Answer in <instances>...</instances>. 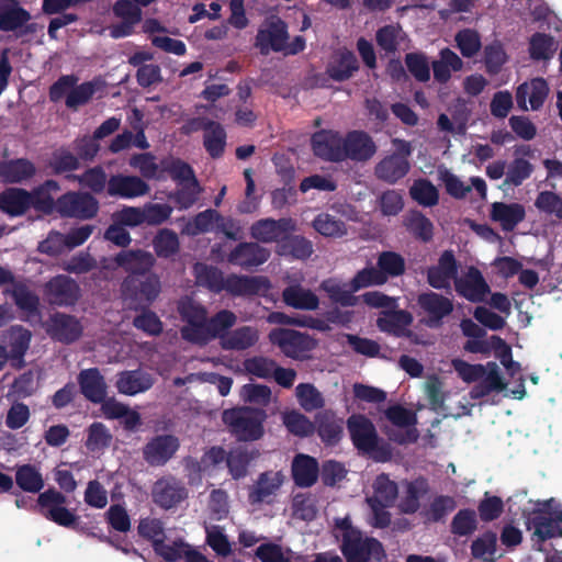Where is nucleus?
I'll return each instance as SVG.
<instances>
[{
	"instance_id": "f257e3e1",
	"label": "nucleus",
	"mask_w": 562,
	"mask_h": 562,
	"mask_svg": "<svg viewBox=\"0 0 562 562\" xmlns=\"http://www.w3.org/2000/svg\"><path fill=\"white\" fill-rule=\"evenodd\" d=\"M333 536L339 543L338 547L345 562H382L386 558L381 541L364 536L352 525L349 516L335 519Z\"/></svg>"
},
{
	"instance_id": "f03ea898",
	"label": "nucleus",
	"mask_w": 562,
	"mask_h": 562,
	"mask_svg": "<svg viewBox=\"0 0 562 562\" xmlns=\"http://www.w3.org/2000/svg\"><path fill=\"white\" fill-rule=\"evenodd\" d=\"M194 273L196 283L206 288L213 293L226 291L233 296H250L257 295L267 284L265 277H249L229 274L224 278L223 272L214 267L198 262L194 265Z\"/></svg>"
},
{
	"instance_id": "7ed1b4c3",
	"label": "nucleus",
	"mask_w": 562,
	"mask_h": 562,
	"mask_svg": "<svg viewBox=\"0 0 562 562\" xmlns=\"http://www.w3.org/2000/svg\"><path fill=\"white\" fill-rule=\"evenodd\" d=\"M13 494L18 508L35 512L58 526L75 528L79 520L76 513L67 508V496L55 487H49L40 493L35 502L20 493Z\"/></svg>"
},
{
	"instance_id": "20e7f679",
	"label": "nucleus",
	"mask_w": 562,
	"mask_h": 562,
	"mask_svg": "<svg viewBox=\"0 0 562 562\" xmlns=\"http://www.w3.org/2000/svg\"><path fill=\"white\" fill-rule=\"evenodd\" d=\"M267 418L263 408L247 405L224 409L222 413V420L231 435L244 442L257 441L263 437Z\"/></svg>"
},
{
	"instance_id": "39448f33",
	"label": "nucleus",
	"mask_w": 562,
	"mask_h": 562,
	"mask_svg": "<svg viewBox=\"0 0 562 562\" xmlns=\"http://www.w3.org/2000/svg\"><path fill=\"white\" fill-rule=\"evenodd\" d=\"M161 292L160 278L156 273L125 277L121 283V296L132 311L149 307Z\"/></svg>"
},
{
	"instance_id": "423d86ee",
	"label": "nucleus",
	"mask_w": 562,
	"mask_h": 562,
	"mask_svg": "<svg viewBox=\"0 0 562 562\" xmlns=\"http://www.w3.org/2000/svg\"><path fill=\"white\" fill-rule=\"evenodd\" d=\"M395 151L386 155L374 167V175L379 180L394 184L403 179L411 169L408 158L413 153L412 144L402 138H393Z\"/></svg>"
},
{
	"instance_id": "0eeeda50",
	"label": "nucleus",
	"mask_w": 562,
	"mask_h": 562,
	"mask_svg": "<svg viewBox=\"0 0 562 562\" xmlns=\"http://www.w3.org/2000/svg\"><path fill=\"white\" fill-rule=\"evenodd\" d=\"M269 340L285 357L294 360L308 359L310 352L317 346L316 339L308 334L282 327L273 328L269 333Z\"/></svg>"
},
{
	"instance_id": "6e6552de",
	"label": "nucleus",
	"mask_w": 562,
	"mask_h": 562,
	"mask_svg": "<svg viewBox=\"0 0 562 562\" xmlns=\"http://www.w3.org/2000/svg\"><path fill=\"white\" fill-rule=\"evenodd\" d=\"M552 499L542 504L541 508L533 509L526 517L528 530L539 542L562 536V510H551Z\"/></svg>"
},
{
	"instance_id": "1a4fd4ad",
	"label": "nucleus",
	"mask_w": 562,
	"mask_h": 562,
	"mask_svg": "<svg viewBox=\"0 0 562 562\" xmlns=\"http://www.w3.org/2000/svg\"><path fill=\"white\" fill-rule=\"evenodd\" d=\"M177 312L182 322L180 334L183 340L198 345L207 317L205 306L190 296H183L177 302Z\"/></svg>"
},
{
	"instance_id": "9d476101",
	"label": "nucleus",
	"mask_w": 562,
	"mask_h": 562,
	"mask_svg": "<svg viewBox=\"0 0 562 562\" xmlns=\"http://www.w3.org/2000/svg\"><path fill=\"white\" fill-rule=\"evenodd\" d=\"M99 207L98 200L89 192L69 191L57 198V213L61 217L91 220Z\"/></svg>"
},
{
	"instance_id": "9b49d317",
	"label": "nucleus",
	"mask_w": 562,
	"mask_h": 562,
	"mask_svg": "<svg viewBox=\"0 0 562 562\" xmlns=\"http://www.w3.org/2000/svg\"><path fill=\"white\" fill-rule=\"evenodd\" d=\"M296 222L292 217H272L260 218L254 222L249 228L251 238L258 243L272 244L277 246L291 233L296 231Z\"/></svg>"
},
{
	"instance_id": "f8f14e48",
	"label": "nucleus",
	"mask_w": 562,
	"mask_h": 562,
	"mask_svg": "<svg viewBox=\"0 0 562 562\" xmlns=\"http://www.w3.org/2000/svg\"><path fill=\"white\" fill-rule=\"evenodd\" d=\"M46 334L54 340L70 345L80 339L83 326L75 315L55 312L44 324Z\"/></svg>"
},
{
	"instance_id": "ddd939ff",
	"label": "nucleus",
	"mask_w": 562,
	"mask_h": 562,
	"mask_svg": "<svg viewBox=\"0 0 562 562\" xmlns=\"http://www.w3.org/2000/svg\"><path fill=\"white\" fill-rule=\"evenodd\" d=\"M417 305L426 316L424 324L429 328H439L443 319L453 312V302L434 291L423 292L417 296Z\"/></svg>"
},
{
	"instance_id": "4468645a",
	"label": "nucleus",
	"mask_w": 562,
	"mask_h": 562,
	"mask_svg": "<svg viewBox=\"0 0 562 562\" xmlns=\"http://www.w3.org/2000/svg\"><path fill=\"white\" fill-rule=\"evenodd\" d=\"M180 448L179 438L175 435H156L142 449L144 461L150 467H164Z\"/></svg>"
},
{
	"instance_id": "2eb2a0df",
	"label": "nucleus",
	"mask_w": 562,
	"mask_h": 562,
	"mask_svg": "<svg viewBox=\"0 0 562 562\" xmlns=\"http://www.w3.org/2000/svg\"><path fill=\"white\" fill-rule=\"evenodd\" d=\"M44 296L50 305L72 306L80 297V288L70 277L58 274L45 283Z\"/></svg>"
},
{
	"instance_id": "dca6fc26",
	"label": "nucleus",
	"mask_w": 562,
	"mask_h": 562,
	"mask_svg": "<svg viewBox=\"0 0 562 562\" xmlns=\"http://www.w3.org/2000/svg\"><path fill=\"white\" fill-rule=\"evenodd\" d=\"M347 428L353 446L363 453L378 449L379 437L373 423L364 415H351L347 419Z\"/></svg>"
},
{
	"instance_id": "f3484780",
	"label": "nucleus",
	"mask_w": 562,
	"mask_h": 562,
	"mask_svg": "<svg viewBox=\"0 0 562 562\" xmlns=\"http://www.w3.org/2000/svg\"><path fill=\"white\" fill-rule=\"evenodd\" d=\"M311 144L316 157L330 162L344 161V137L338 132L318 131L313 134Z\"/></svg>"
},
{
	"instance_id": "a211bd4d",
	"label": "nucleus",
	"mask_w": 562,
	"mask_h": 562,
	"mask_svg": "<svg viewBox=\"0 0 562 562\" xmlns=\"http://www.w3.org/2000/svg\"><path fill=\"white\" fill-rule=\"evenodd\" d=\"M373 138L364 131H350L344 137V160L366 162L376 154Z\"/></svg>"
},
{
	"instance_id": "6ab92c4d",
	"label": "nucleus",
	"mask_w": 562,
	"mask_h": 562,
	"mask_svg": "<svg viewBox=\"0 0 562 562\" xmlns=\"http://www.w3.org/2000/svg\"><path fill=\"white\" fill-rule=\"evenodd\" d=\"M386 418L395 426L406 428L404 432L390 434L389 438L400 445L414 443L418 439V431L414 427L417 424V417L414 412L401 405L390 406L385 411Z\"/></svg>"
},
{
	"instance_id": "aec40b11",
	"label": "nucleus",
	"mask_w": 562,
	"mask_h": 562,
	"mask_svg": "<svg viewBox=\"0 0 562 562\" xmlns=\"http://www.w3.org/2000/svg\"><path fill=\"white\" fill-rule=\"evenodd\" d=\"M114 262L128 274L126 277H142L151 273L156 263L153 254L143 249L121 250L114 257Z\"/></svg>"
},
{
	"instance_id": "412c9836",
	"label": "nucleus",
	"mask_w": 562,
	"mask_h": 562,
	"mask_svg": "<svg viewBox=\"0 0 562 562\" xmlns=\"http://www.w3.org/2000/svg\"><path fill=\"white\" fill-rule=\"evenodd\" d=\"M270 258V251L258 241L239 243L227 256L231 265L238 266L244 270H250L261 266Z\"/></svg>"
},
{
	"instance_id": "4be33fe9",
	"label": "nucleus",
	"mask_w": 562,
	"mask_h": 562,
	"mask_svg": "<svg viewBox=\"0 0 562 562\" xmlns=\"http://www.w3.org/2000/svg\"><path fill=\"white\" fill-rule=\"evenodd\" d=\"M289 38L286 23L277 18L272 20L266 29H260L256 35L255 46L259 48L262 55L269 54L270 50L282 52Z\"/></svg>"
},
{
	"instance_id": "5701e85b",
	"label": "nucleus",
	"mask_w": 562,
	"mask_h": 562,
	"mask_svg": "<svg viewBox=\"0 0 562 562\" xmlns=\"http://www.w3.org/2000/svg\"><path fill=\"white\" fill-rule=\"evenodd\" d=\"M549 86L546 79L541 77L532 78L530 81L520 83L516 89V103L521 111H528L527 101L532 111L542 108L549 94Z\"/></svg>"
},
{
	"instance_id": "b1692460",
	"label": "nucleus",
	"mask_w": 562,
	"mask_h": 562,
	"mask_svg": "<svg viewBox=\"0 0 562 562\" xmlns=\"http://www.w3.org/2000/svg\"><path fill=\"white\" fill-rule=\"evenodd\" d=\"M459 263L452 250H445L439 259L438 265L427 269V282L436 290H445L450 288V281L457 279Z\"/></svg>"
},
{
	"instance_id": "393cba45",
	"label": "nucleus",
	"mask_w": 562,
	"mask_h": 562,
	"mask_svg": "<svg viewBox=\"0 0 562 562\" xmlns=\"http://www.w3.org/2000/svg\"><path fill=\"white\" fill-rule=\"evenodd\" d=\"M77 383L83 397L93 403L104 402L108 395V385L98 368L81 370L77 375Z\"/></svg>"
},
{
	"instance_id": "a878e982",
	"label": "nucleus",
	"mask_w": 562,
	"mask_h": 562,
	"mask_svg": "<svg viewBox=\"0 0 562 562\" xmlns=\"http://www.w3.org/2000/svg\"><path fill=\"white\" fill-rule=\"evenodd\" d=\"M454 289L459 295L473 303L483 302L491 291L482 272L475 267H471L465 277L456 279Z\"/></svg>"
},
{
	"instance_id": "bb28decb",
	"label": "nucleus",
	"mask_w": 562,
	"mask_h": 562,
	"mask_svg": "<svg viewBox=\"0 0 562 562\" xmlns=\"http://www.w3.org/2000/svg\"><path fill=\"white\" fill-rule=\"evenodd\" d=\"M188 496L184 485L173 479L158 480L153 488V499L164 509H170L179 505Z\"/></svg>"
},
{
	"instance_id": "cd10ccee",
	"label": "nucleus",
	"mask_w": 562,
	"mask_h": 562,
	"mask_svg": "<svg viewBox=\"0 0 562 562\" xmlns=\"http://www.w3.org/2000/svg\"><path fill=\"white\" fill-rule=\"evenodd\" d=\"M360 68L357 56L348 48H339L326 66V75L337 82L349 80Z\"/></svg>"
},
{
	"instance_id": "c85d7f7f",
	"label": "nucleus",
	"mask_w": 562,
	"mask_h": 562,
	"mask_svg": "<svg viewBox=\"0 0 562 562\" xmlns=\"http://www.w3.org/2000/svg\"><path fill=\"white\" fill-rule=\"evenodd\" d=\"M149 192V186L137 176L113 175L108 181V194L124 199L143 196Z\"/></svg>"
},
{
	"instance_id": "c756f323",
	"label": "nucleus",
	"mask_w": 562,
	"mask_h": 562,
	"mask_svg": "<svg viewBox=\"0 0 562 562\" xmlns=\"http://www.w3.org/2000/svg\"><path fill=\"white\" fill-rule=\"evenodd\" d=\"M291 473L294 484L301 488L313 486L319 476V464L314 457L297 453L291 464Z\"/></svg>"
},
{
	"instance_id": "7c9ffc66",
	"label": "nucleus",
	"mask_w": 562,
	"mask_h": 562,
	"mask_svg": "<svg viewBox=\"0 0 562 562\" xmlns=\"http://www.w3.org/2000/svg\"><path fill=\"white\" fill-rule=\"evenodd\" d=\"M490 215L492 221L501 224L503 231L512 232L525 220L526 210L520 203L494 202Z\"/></svg>"
},
{
	"instance_id": "2f4dec72",
	"label": "nucleus",
	"mask_w": 562,
	"mask_h": 562,
	"mask_svg": "<svg viewBox=\"0 0 562 562\" xmlns=\"http://www.w3.org/2000/svg\"><path fill=\"white\" fill-rule=\"evenodd\" d=\"M236 321V315L228 310L217 312L210 319L206 317L198 345H206L214 338L221 339L235 325Z\"/></svg>"
},
{
	"instance_id": "473e14b6",
	"label": "nucleus",
	"mask_w": 562,
	"mask_h": 562,
	"mask_svg": "<svg viewBox=\"0 0 562 562\" xmlns=\"http://www.w3.org/2000/svg\"><path fill=\"white\" fill-rule=\"evenodd\" d=\"M227 145V133L224 126L216 121L210 120L204 125L203 147L212 159H220L224 156Z\"/></svg>"
},
{
	"instance_id": "72a5a7b5",
	"label": "nucleus",
	"mask_w": 562,
	"mask_h": 562,
	"mask_svg": "<svg viewBox=\"0 0 562 562\" xmlns=\"http://www.w3.org/2000/svg\"><path fill=\"white\" fill-rule=\"evenodd\" d=\"M429 492L428 480L424 476L406 483L405 493L402 496L398 509L402 514L413 515L420 508V499Z\"/></svg>"
},
{
	"instance_id": "f704fd0d",
	"label": "nucleus",
	"mask_w": 562,
	"mask_h": 562,
	"mask_svg": "<svg viewBox=\"0 0 562 562\" xmlns=\"http://www.w3.org/2000/svg\"><path fill=\"white\" fill-rule=\"evenodd\" d=\"M314 251L313 243L302 235L293 233L285 235L281 244L276 247V252L294 260H306Z\"/></svg>"
},
{
	"instance_id": "c9c22d12",
	"label": "nucleus",
	"mask_w": 562,
	"mask_h": 562,
	"mask_svg": "<svg viewBox=\"0 0 562 562\" xmlns=\"http://www.w3.org/2000/svg\"><path fill=\"white\" fill-rule=\"evenodd\" d=\"M283 482L280 472H265L258 477L249 492L250 504L270 503V497L276 494Z\"/></svg>"
},
{
	"instance_id": "e433bc0d",
	"label": "nucleus",
	"mask_w": 562,
	"mask_h": 562,
	"mask_svg": "<svg viewBox=\"0 0 562 562\" xmlns=\"http://www.w3.org/2000/svg\"><path fill=\"white\" fill-rule=\"evenodd\" d=\"M35 172V165L26 158L0 162V179L5 183H21L31 179Z\"/></svg>"
},
{
	"instance_id": "4c0bfd02",
	"label": "nucleus",
	"mask_w": 562,
	"mask_h": 562,
	"mask_svg": "<svg viewBox=\"0 0 562 562\" xmlns=\"http://www.w3.org/2000/svg\"><path fill=\"white\" fill-rule=\"evenodd\" d=\"M31 205V193L24 189L9 188L0 193V210L10 216L23 215Z\"/></svg>"
},
{
	"instance_id": "58836bf2",
	"label": "nucleus",
	"mask_w": 562,
	"mask_h": 562,
	"mask_svg": "<svg viewBox=\"0 0 562 562\" xmlns=\"http://www.w3.org/2000/svg\"><path fill=\"white\" fill-rule=\"evenodd\" d=\"M32 334L23 326L15 325L9 330V359L15 368L24 366V356L30 348Z\"/></svg>"
},
{
	"instance_id": "ea45409f",
	"label": "nucleus",
	"mask_w": 562,
	"mask_h": 562,
	"mask_svg": "<svg viewBox=\"0 0 562 562\" xmlns=\"http://www.w3.org/2000/svg\"><path fill=\"white\" fill-rule=\"evenodd\" d=\"M315 430L326 446H335L342 437V420L331 412L321 413L316 416Z\"/></svg>"
},
{
	"instance_id": "a19ab883",
	"label": "nucleus",
	"mask_w": 562,
	"mask_h": 562,
	"mask_svg": "<svg viewBox=\"0 0 562 562\" xmlns=\"http://www.w3.org/2000/svg\"><path fill=\"white\" fill-rule=\"evenodd\" d=\"M31 19V13L18 2L0 3V31L19 32Z\"/></svg>"
},
{
	"instance_id": "79ce46f5",
	"label": "nucleus",
	"mask_w": 562,
	"mask_h": 562,
	"mask_svg": "<svg viewBox=\"0 0 562 562\" xmlns=\"http://www.w3.org/2000/svg\"><path fill=\"white\" fill-rule=\"evenodd\" d=\"M153 386L150 374L140 370L123 371L116 381L117 391L125 395H135Z\"/></svg>"
},
{
	"instance_id": "37998d69",
	"label": "nucleus",
	"mask_w": 562,
	"mask_h": 562,
	"mask_svg": "<svg viewBox=\"0 0 562 562\" xmlns=\"http://www.w3.org/2000/svg\"><path fill=\"white\" fill-rule=\"evenodd\" d=\"M321 289L327 294L333 304L342 307H353L359 303V296H356L348 283H342L336 279H326L321 283Z\"/></svg>"
},
{
	"instance_id": "c03bdc74",
	"label": "nucleus",
	"mask_w": 562,
	"mask_h": 562,
	"mask_svg": "<svg viewBox=\"0 0 562 562\" xmlns=\"http://www.w3.org/2000/svg\"><path fill=\"white\" fill-rule=\"evenodd\" d=\"M282 300L288 306L296 310L315 311L319 305L317 295L300 284L286 286L282 291Z\"/></svg>"
},
{
	"instance_id": "a18cd8bd",
	"label": "nucleus",
	"mask_w": 562,
	"mask_h": 562,
	"mask_svg": "<svg viewBox=\"0 0 562 562\" xmlns=\"http://www.w3.org/2000/svg\"><path fill=\"white\" fill-rule=\"evenodd\" d=\"M434 78L439 83H447L451 78V71H460L463 68L462 59L449 47L439 52V59L431 63Z\"/></svg>"
},
{
	"instance_id": "49530a36",
	"label": "nucleus",
	"mask_w": 562,
	"mask_h": 562,
	"mask_svg": "<svg viewBox=\"0 0 562 562\" xmlns=\"http://www.w3.org/2000/svg\"><path fill=\"white\" fill-rule=\"evenodd\" d=\"M413 322V316L405 310L384 311L376 319L378 328L387 334L401 336Z\"/></svg>"
},
{
	"instance_id": "de8ad7c7",
	"label": "nucleus",
	"mask_w": 562,
	"mask_h": 562,
	"mask_svg": "<svg viewBox=\"0 0 562 562\" xmlns=\"http://www.w3.org/2000/svg\"><path fill=\"white\" fill-rule=\"evenodd\" d=\"M258 341L257 330L250 326H243L221 337L220 345L224 350H246Z\"/></svg>"
},
{
	"instance_id": "09e8293b",
	"label": "nucleus",
	"mask_w": 562,
	"mask_h": 562,
	"mask_svg": "<svg viewBox=\"0 0 562 562\" xmlns=\"http://www.w3.org/2000/svg\"><path fill=\"white\" fill-rule=\"evenodd\" d=\"M256 458V451L246 447H236L227 452L226 465L234 480H240L248 473L250 462Z\"/></svg>"
},
{
	"instance_id": "8fccbe9b",
	"label": "nucleus",
	"mask_w": 562,
	"mask_h": 562,
	"mask_svg": "<svg viewBox=\"0 0 562 562\" xmlns=\"http://www.w3.org/2000/svg\"><path fill=\"white\" fill-rule=\"evenodd\" d=\"M15 483L23 492L32 494L42 493L45 484L40 470L30 463L16 467Z\"/></svg>"
},
{
	"instance_id": "3c124183",
	"label": "nucleus",
	"mask_w": 562,
	"mask_h": 562,
	"mask_svg": "<svg viewBox=\"0 0 562 562\" xmlns=\"http://www.w3.org/2000/svg\"><path fill=\"white\" fill-rule=\"evenodd\" d=\"M19 310L31 315L38 314L40 297L25 282L15 281L11 290H8Z\"/></svg>"
},
{
	"instance_id": "603ef678",
	"label": "nucleus",
	"mask_w": 562,
	"mask_h": 562,
	"mask_svg": "<svg viewBox=\"0 0 562 562\" xmlns=\"http://www.w3.org/2000/svg\"><path fill=\"white\" fill-rule=\"evenodd\" d=\"M406 229L418 240L429 243L434 237V224L420 211H411L405 218Z\"/></svg>"
},
{
	"instance_id": "864d4df0",
	"label": "nucleus",
	"mask_w": 562,
	"mask_h": 562,
	"mask_svg": "<svg viewBox=\"0 0 562 562\" xmlns=\"http://www.w3.org/2000/svg\"><path fill=\"white\" fill-rule=\"evenodd\" d=\"M48 167L54 175H63L78 170L81 164L76 154L67 147L61 146L52 153Z\"/></svg>"
},
{
	"instance_id": "5fc2aeb1",
	"label": "nucleus",
	"mask_w": 562,
	"mask_h": 562,
	"mask_svg": "<svg viewBox=\"0 0 562 562\" xmlns=\"http://www.w3.org/2000/svg\"><path fill=\"white\" fill-rule=\"evenodd\" d=\"M555 52L554 37L550 34L536 32L529 40L528 53L532 60H549Z\"/></svg>"
},
{
	"instance_id": "6e6d98bb",
	"label": "nucleus",
	"mask_w": 562,
	"mask_h": 562,
	"mask_svg": "<svg viewBox=\"0 0 562 562\" xmlns=\"http://www.w3.org/2000/svg\"><path fill=\"white\" fill-rule=\"evenodd\" d=\"M411 198L424 207H432L439 202V191L434 183L425 178L414 181L409 188Z\"/></svg>"
},
{
	"instance_id": "4d7b16f0",
	"label": "nucleus",
	"mask_w": 562,
	"mask_h": 562,
	"mask_svg": "<svg viewBox=\"0 0 562 562\" xmlns=\"http://www.w3.org/2000/svg\"><path fill=\"white\" fill-rule=\"evenodd\" d=\"M376 268L386 283L389 278H396L405 272V259L395 251H382L378 257Z\"/></svg>"
},
{
	"instance_id": "13d9d810",
	"label": "nucleus",
	"mask_w": 562,
	"mask_h": 562,
	"mask_svg": "<svg viewBox=\"0 0 562 562\" xmlns=\"http://www.w3.org/2000/svg\"><path fill=\"white\" fill-rule=\"evenodd\" d=\"M67 179L76 180L81 187L90 189L95 194L102 193L109 181L105 171L100 166L89 168L81 175H69Z\"/></svg>"
},
{
	"instance_id": "bf43d9fd",
	"label": "nucleus",
	"mask_w": 562,
	"mask_h": 562,
	"mask_svg": "<svg viewBox=\"0 0 562 562\" xmlns=\"http://www.w3.org/2000/svg\"><path fill=\"white\" fill-rule=\"evenodd\" d=\"M477 529V516L474 509H460L452 518L450 531L457 537H470Z\"/></svg>"
},
{
	"instance_id": "052dcab7",
	"label": "nucleus",
	"mask_w": 562,
	"mask_h": 562,
	"mask_svg": "<svg viewBox=\"0 0 562 562\" xmlns=\"http://www.w3.org/2000/svg\"><path fill=\"white\" fill-rule=\"evenodd\" d=\"M295 395L305 412H314L325 406V400L314 384L300 383L295 389Z\"/></svg>"
},
{
	"instance_id": "680f3d73",
	"label": "nucleus",
	"mask_w": 562,
	"mask_h": 562,
	"mask_svg": "<svg viewBox=\"0 0 562 562\" xmlns=\"http://www.w3.org/2000/svg\"><path fill=\"white\" fill-rule=\"evenodd\" d=\"M373 491L374 495L368 498V502H379L387 505H393L398 493L397 484L390 480L389 475L385 473L376 476L373 483Z\"/></svg>"
},
{
	"instance_id": "e2e57ef3",
	"label": "nucleus",
	"mask_w": 562,
	"mask_h": 562,
	"mask_svg": "<svg viewBox=\"0 0 562 562\" xmlns=\"http://www.w3.org/2000/svg\"><path fill=\"white\" fill-rule=\"evenodd\" d=\"M282 420L289 432L294 436L304 438L315 432V424L297 411L284 413Z\"/></svg>"
},
{
	"instance_id": "0e129e2a",
	"label": "nucleus",
	"mask_w": 562,
	"mask_h": 562,
	"mask_svg": "<svg viewBox=\"0 0 562 562\" xmlns=\"http://www.w3.org/2000/svg\"><path fill=\"white\" fill-rule=\"evenodd\" d=\"M313 227L326 237H342L347 234L345 222L328 213L318 214L313 221Z\"/></svg>"
},
{
	"instance_id": "69168bd1",
	"label": "nucleus",
	"mask_w": 562,
	"mask_h": 562,
	"mask_svg": "<svg viewBox=\"0 0 562 562\" xmlns=\"http://www.w3.org/2000/svg\"><path fill=\"white\" fill-rule=\"evenodd\" d=\"M153 246L158 257L170 258L179 251L178 235L172 229L162 228L154 237Z\"/></svg>"
},
{
	"instance_id": "338daca9",
	"label": "nucleus",
	"mask_w": 562,
	"mask_h": 562,
	"mask_svg": "<svg viewBox=\"0 0 562 562\" xmlns=\"http://www.w3.org/2000/svg\"><path fill=\"white\" fill-rule=\"evenodd\" d=\"M483 53L486 72L491 76L497 75L508 59L503 44L494 41L484 47Z\"/></svg>"
},
{
	"instance_id": "774afa93",
	"label": "nucleus",
	"mask_w": 562,
	"mask_h": 562,
	"mask_svg": "<svg viewBox=\"0 0 562 562\" xmlns=\"http://www.w3.org/2000/svg\"><path fill=\"white\" fill-rule=\"evenodd\" d=\"M408 72L418 82L430 80V65L427 56L422 52L407 53L404 58Z\"/></svg>"
}]
</instances>
